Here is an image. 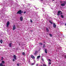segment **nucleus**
<instances>
[{
	"mask_svg": "<svg viewBox=\"0 0 66 66\" xmlns=\"http://www.w3.org/2000/svg\"><path fill=\"white\" fill-rule=\"evenodd\" d=\"M46 30L47 32H49V29H48V28H46Z\"/></svg>",
	"mask_w": 66,
	"mask_h": 66,
	"instance_id": "2eb2a0df",
	"label": "nucleus"
},
{
	"mask_svg": "<svg viewBox=\"0 0 66 66\" xmlns=\"http://www.w3.org/2000/svg\"><path fill=\"white\" fill-rule=\"evenodd\" d=\"M51 62H49V64H51Z\"/></svg>",
	"mask_w": 66,
	"mask_h": 66,
	"instance_id": "f704fd0d",
	"label": "nucleus"
},
{
	"mask_svg": "<svg viewBox=\"0 0 66 66\" xmlns=\"http://www.w3.org/2000/svg\"><path fill=\"white\" fill-rule=\"evenodd\" d=\"M31 58H32V59H35V57H34V56H33V55H31Z\"/></svg>",
	"mask_w": 66,
	"mask_h": 66,
	"instance_id": "1a4fd4ad",
	"label": "nucleus"
},
{
	"mask_svg": "<svg viewBox=\"0 0 66 66\" xmlns=\"http://www.w3.org/2000/svg\"><path fill=\"white\" fill-rule=\"evenodd\" d=\"M55 0H53V1H54Z\"/></svg>",
	"mask_w": 66,
	"mask_h": 66,
	"instance_id": "ea45409f",
	"label": "nucleus"
},
{
	"mask_svg": "<svg viewBox=\"0 0 66 66\" xmlns=\"http://www.w3.org/2000/svg\"><path fill=\"white\" fill-rule=\"evenodd\" d=\"M35 64V63H32L31 65H34Z\"/></svg>",
	"mask_w": 66,
	"mask_h": 66,
	"instance_id": "393cba45",
	"label": "nucleus"
},
{
	"mask_svg": "<svg viewBox=\"0 0 66 66\" xmlns=\"http://www.w3.org/2000/svg\"><path fill=\"white\" fill-rule=\"evenodd\" d=\"M45 53H47V50L46 49L45 50Z\"/></svg>",
	"mask_w": 66,
	"mask_h": 66,
	"instance_id": "f8f14e48",
	"label": "nucleus"
},
{
	"mask_svg": "<svg viewBox=\"0 0 66 66\" xmlns=\"http://www.w3.org/2000/svg\"><path fill=\"white\" fill-rule=\"evenodd\" d=\"M28 62H30V61L29 60V61Z\"/></svg>",
	"mask_w": 66,
	"mask_h": 66,
	"instance_id": "e433bc0d",
	"label": "nucleus"
},
{
	"mask_svg": "<svg viewBox=\"0 0 66 66\" xmlns=\"http://www.w3.org/2000/svg\"><path fill=\"white\" fill-rule=\"evenodd\" d=\"M40 55H39L37 57V59H39V58H40Z\"/></svg>",
	"mask_w": 66,
	"mask_h": 66,
	"instance_id": "4468645a",
	"label": "nucleus"
},
{
	"mask_svg": "<svg viewBox=\"0 0 66 66\" xmlns=\"http://www.w3.org/2000/svg\"><path fill=\"white\" fill-rule=\"evenodd\" d=\"M22 54L23 55H25V54L24 52H23L22 53Z\"/></svg>",
	"mask_w": 66,
	"mask_h": 66,
	"instance_id": "6ab92c4d",
	"label": "nucleus"
},
{
	"mask_svg": "<svg viewBox=\"0 0 66 66\" xmlns=\"http://www.w3.org/2000/svg\"><path fill=\"white\" fill-rule=\"evenodd\" d=\"M36 65H37V66H38V64H36Z\"/></svg>",
	"mask_w": 66,
	"mask_h": 66,
	"instance_id": "c9c22d12",
	"label": "nucleus"
},
{
	"mask_svg": "<svg viewBox=\"0 0 66 66\" xmlns=\"http://www.w3.org/2000/svg\"><path fill=\"white\" fill-rule=\"evenodd\" d=\"M41 1H43V0H41Z\"/></svg>",
	"mask_w": 66,
	"mask_h": 66,
	"instance_id": "a19ab883",
	"label": "nucleus"
},
{
	"mask_svg": "<svg viewBox=\"0 0 66 66\" xmlns=\"http://www.w3.org/2000/svg\"><path fill=\"white\" fill-rule=\"evenodd\" d=\"M42 60L43 61H44V59H42Z\"/></svg>",
	"mask_w": 66,
	"mask_h": 66,
	"instance_id": "2f4dec72",
	"label": "nucleus"
},
{
	"mask_svg": "<svg viewBox=\"0 0 66 66\" xmlns=\"http://www.w3.org/2000/svg\"><path fill=\"white\" fill-rule=\"evenodd\" d=\"M65 59H66V55H65Z\"/></svg>",
	"mask_w": 66,
	"mask_h": 66,
	"instance_id": "72a5a7b5",
	"label": "nucleus"
},
{
	"mask_svg": "<svg viewBox=\"0 0 66 66\" xmlns=\"http://www.w3.org/2000/svg\"><path fill=\"white\" fill-rule=\"evenodd\" d=\"M19 64H17V65L18 66H19Z\"/></svg>",
	"mask_w": 66,
	"mask_h": 66,
	"instance_id": "c756f323",
	"label": "nucleus"
},
{
	"mask_svg": "<svg viewBox=\"0 0 66 66\" xmlns=\"http://www.w3.org/2000/svg\"><path fill=\"white\" fill-rule=\"evenodd\" d=\"M45 45L44 44L43 45V48H45Z\"/></svg>",
	"mask_w": 66,
	"mask_h": 66,
	"instance_id": "b1692460",
	"label": "nucleus"
},
{
	"mask_svg": "<svg viewBox=\"0 0 66 66\" xmlns=\"http://www.w3.org/2000/svg\"><path fill=\"white\" fill-rule=\"evenodd\" d=\"M12 43H10L9 44V45L10 47H11V46H12Z\"/></svg>",
	"mask_w": 66,
	"mask_h": 66,
	"instance_id": "9d476101",
	"label": "nucleus"
},
{
	"mask_svg": "<svg viewBox=\"0 0 66 66\" xmlns=\"http://www.w3.org/2000/svg\"><path fill=\"white\" fill-rule=\"evenodd\" d=\"M49 21L50 23H51V24H52L53 23H52V22L51 21Z\"/></svg>",
	"mask_w": 66,
	"mask_h": 66,
	"instance_id": "f3484780",
	"label": "nucleus"
},
{
	"mask_svg": "<svg viewBox=\"0 0 66 66\" xmlns=\"http://www.w3.org/2000/svg\"><path fill=\"white\" fill-rule=\"evenodd\" d=\"M43 66H46V65L45 64H44L43 65Z\"/></svg>",
	"mask_w": 66,
	"mask_h": 66,
	"instance_id": "7c9ffc66",
	"label": "nucleus"
},
{
	"mask_svg": "<svg viewBox=\"0 0 66 66\" xmlns=\"http://www.w3.org/2000/svg\"><path fill=\"white\" fill-rule=\"evenodd\" d=\"M21 13H23V11H21Z\"/></svg>",
	"mask_w": 66,
	"mask_h": 66,
	"instance_id": "cd10ccee",
	"label": "nucleus"
},
{
	"mask_svg": "<svg viewBox=\"0 0 66 66\" xmlns=\"http://www.w3.org/2000/svg\"><path fill=\"white\" fill-rule=\"evenodd\" d=\"M16 29V26L15 25H14L13 26V30L14 31L15 30V29Z\"/></svg>",
	"mask_w": 66,
	"mask_h": 66,
	"instance_id": "7ed1b4c3",
	"label": "nucleus"
},
{
	"mask_svg": "<svg viewBox=\"0 0 66 66\" xmlns=\"http://www.w3.org/2000/svg\"><path fill=\"white\" fill-rule=\"evenodd\" d=\"M31 32H33V30H31Z\"/></svg>",
	"mask_w": 66,
	"mask_h": 66,
	"instance_id": "4c0bfd02",
	"label": "nucleus"
},
{
	"mask_svg": "<svg viewBox=\"0 0 66 66\" xmlns=\"http://www.w3.org/2000/svg\"><path fill=\"white\" fill-rule=\"evenodd\" d=\"M21 10H20L17 12V14H20L21 15Z\"/></svg>",
	"mask_w": 66,
	"mask_h": 66,
	"instance_id": "20e7f679",
	"label": "nucleus"
},
{
	"mask_svg": "<svg viewBox=\"0 0 66 66\" xmlns=\"http://www.w3.org/2000/svg\"><path fill=\"white\" fill-rule=\"evenodd\" d=\"M20 21H22L23 20V17L22 16H21L20 17Z\"/></svg>",
	"mask_w": 66,
	"mask_h": 66,
	"instance_id": "0eeeda50",
	"label": "nucleus"
},
{
	"mask_svg": "<svg viewBox=\"0 0 66 66\" xmlns=\"http://www.w3.org/2000/svg\"><path fill=\"white\" fill-rule=\"evenodd\" d=\"M39 45H43V43H39Z\"/></svg>",
	"mask_w": 66,
	"mask_h": 66,
	"instance_id": "4be33fe9",
	"label": "nucleus"
},
{
	"mask_svg": "<svg viewBox=\"0 0 66 66\" xmlns=\"http://www.w3.org/2000/svg\"><path fill=\"white\" fill-rule=\"evenodd\" d=\"M38 52L37 51H36L34 53L35 55H36V54H37V53Z\"/></svg>",
	"mask_w": 66,
	"mask_h": 66,
	"instance_id": "ddd939ff",
	"label": "nucleus"
},
{
	"mask_svg": "<svg viewBox=\"0 0 66 66\" xmlns=\"http://www.w3.org/2000/svg\"><path fill=\"white\" fill-rule=\"evenodd\" d=\"M3 57H2V60H3Z\"/></svg>",
	"mask_w": 66,
	"mask_h": 66,
	"instance_id": "bb28decb",
	"label": "nucleus"
},
{
	"mask_svg": "<svg viewBox=\"0 0 66 66\" xmlns=\"http://www.w3.org/2000/svg\"><path fill=\"white\" fill-rule=\"evenodd\" d=\"M10 24V22L9 21H8L7 23V27H8Z\"/></svg>",
	"mask_w": 66,
	"mask_h": 66,
	"instance_id": "6e6552de",
	"label": "nucleus"
},
{
	"mask_svg": "<svg viewBox=\"0 0 66 66\" xmlns=\"http://www.w3.org/2000/svg\"><path fill=\"white\" fill-rule=\"evenodd\" d=\"M19 45H20V44H19Z\"/></svg>",
	"mask_w": 66,
	"mask_h": 66,
	"instance_id": "58836bf2",
	"label": "nucleus"
},
{
	"mask_svg": "<svg viewBox=\"0 0 66 66\" xmlns=\"http://www.w3.org/2000/svg\"><path fill=\"white\" fill-rule=\"evenodd\" d=\"M53 27L54 28H56V24H55L54 23H53Z\"/></svg>",
	"mask_w": 66,
	"mask_h": 66,
	"instance_id": "39448f33",
	"label": "nucleus"
},
{
	"mask_svg": "<svg viewBox=\"0 0 66 66\" xmlns=\"http://www.w3.org/2000/svg\"><path fill=\"white\" fill-rule=\"evenodd\" d=\"M0 42L1 44H2V42H3V41H2V40H1L0 41Z\"/></svg>",
	"mask_w": 66,
	"mask_h": 66,
	"instance_id": "dca6fc26",
	"label": "nucleus"
},
{
	"mask_svg": "<svg viewBox=\"0 0 66 66\" xmlns=\"http://www.w3.org/2000/svg\"><path fill=\"white\" fill-rule=\"evenodd\" d=\"M61 17H62V18H64V16L62 15H61Z\"/></svg>",
	"mask_w": 66,
	"mask_h": 66,
	"instance_id": "aec40b11",
	"label": "nucleus"
},
{
	"mask_svg": "<svg viewBox=\"0 0 66 66\" xmlns=\"http://www.w3.org/2000/svg\"><path fill=\"white\" fill-rule=\"evenodd\" d=\"M12 61H13V62H14V61H15V60H14V59H13Z\"/></svg>",
	"mask_w": 66,
	"mask_h": 66,
	"instance_id": "a878e982",
	"label": "nucleus"
},
{
	"mask_svg": "<svg viewBox=\"0 0 66 66\" xmlns=\"http://www.w3.org/2000/svg\"><path fill=\"white\" fill-rule=\"evenodd\" d=\"M0 66H5V65H3V64H2V63H1L0 64Z\"/></svg>",
	"mask_w": 66,
	"mask_h": 66,
	"instance_id": "9b49d317",
	"label": "nucleus"
},
{
	"mask_svg": "<svg viewBox=\"0 0 66 66\" xmlns=\"http://www.w3.org/2000/svg\"><path fill=\"white\" fill-rule=\"evenodd\" d=\"M26 13V11L24 12V14H25V13Z\"/></svg>",
	"mask_w": 66,
	"mask_h": 66,
	"instance_id": "473e14b6",
	"label": "nucleus"
},
{
	"mask_svg": "<svg viewBox=\"0 0 66 66\" xmlns=\"http://www.w3.org/2000/svg\"><path fill=\"white\" fill-rule=\"evenodd\" d=\"M48 61H50V62H51V60H50V59H48Z\"/></svg>",
	"mask_w": 66,
	"mask_h": 66,
	"instance_id": "c85d7f7f",
	"label": "nucleus"
},
{
	"mask_svg": "<svg viewBox=\"0 0 66 66\" xmlns=\"http://www.w3.org/2000/svg\"><path fill=\"white\" fill-rule=\"evenodd\" d=\"M62 11H59L57 12V15H58V16H59V15H62Z\"/></svg>",
	"mask_w": 66,
	"mask_h": 66,
	"instance_id": "f03ea898",
	"label": "nucleus"
},
{
	"mask_svg": "<svg viewBox=\"0 0 66 66\" xmlns=\"http://www.w3.org/2000/svg\"><path fill=\"white\" fill-rule=\"evenodd\" d=\"M49 35L51 37H52V35L51 34H50Z\"/></svg>",
	"mask_w": 66,
	"mask_h": 66,
	"instance_id": "5701e85b",
	"label": "nucleus"
},
{
	"mask_svg": "<svg viewBox=\"0 0 66 66\" xmlns=\"http://www.w3.org/2000/svg\"><path fill=\"white\" fill-rule=\"evenodd\" d=\"M30 22L31 23H32L33 22V21H32V19H30Z\"/></svg>",
	"mask_w": 66,
	"mask_h": 66,
	"instance_id": "412c9836",
	"label": "nucleus"
},
{
	"mask_svg": "<svg viewBox=\"0 0 66 66\" xmlns=\"http://www.w3.org/2000/svg\"><path fill=\"white\" fill-rule=\"evenodd\" d=\"M13 58L14 59V60H16L17 59V58H16V56L15 55H14L13 56Z\"/></svg>",
	"mask_w": 66,
	"mask_h": 66,
	"instance_id": "423d86ee",
	"label": "nucleus"
},
{
	"mask_svg": "<svg viewBox=\"0 0 66 66\" xmlns=\"http://www.w3.org/2000/svg\"><path fill=\"white\" fill-rule=\"evenodd\" d=\"M41 66H43V65H41Z\"/></svg>",
	"mask_w": 66,
	"mask_h": 66,
	"instance_id": "79ce46f5",
	"label": "nucleus"
},
{
	"mask_svg": "<svg viewBox=\"0 0 66 66\" xmlns=\"http://www.w3.org/2000/svg\"><path fill=\"white\" fill-rule=\"evenodd\" d=\"M61 3V6H65V4H66V2L64 1H61L60 2Z\"/></svg>",
	"mask_w": 66,
	"mask_h": 66,
	"instance_id": "f257e3e1",
	"label": "nucleus"
},
{
	"mask_svg": "<svg viewBox=\"0 0 66 66\" xmlns=\"http://www.w3.org/2000/svg\"><path fill=\"white\" fill-rule=\"evenodd\" d=\"M2 63L3 64H4V63H5V62H4V61H2Z\"/></svg>",
	"mask_w": 66,
	"mask_h": 66,
	"instance_id": "a211bd4d",
	"label": "nucleus"
}]
</instances>
